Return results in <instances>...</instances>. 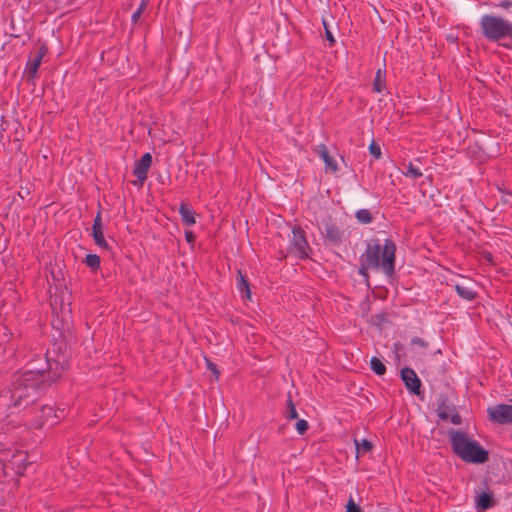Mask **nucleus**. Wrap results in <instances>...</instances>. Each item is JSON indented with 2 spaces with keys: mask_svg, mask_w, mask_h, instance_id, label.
<instances>
[{
  "mask_svg": "<svg viewBox=\"0 0 512 512\" xmlns=\"http://www.w3.org/2000/svg\"><path fill=\"white\" fill-rule=\"evenodd\" d=\"M385 87V71L378 69L373 81V91L376 93H381Z\"/></svg>",
  "mask_w": 512,
  "mask_h": 512,
  "instance_id": "f3484780",
  "label": "nucleus"
},
{
  "mask_svg": "<svg viewBox=\"0 0 512 512\" xmlns=\"http://www.w3.org/2000/svg\"><path fill=\"white\" fill-rule=\"evenodd\" d=\"M497 505L494 494L487 488L475 496V508L477 512H485Z\"/></svg>",
  "mask_w": 512,
  "mask_h": 512,
  "instance_id": "ddd939ff",
  "label": "nucleus"
},
{
  "mask_svg": "<svg viewBox=\"0 0 512 512\" xmlns=\"http://www.w3.org/2000/svg\"><path fill=\"white\" fill-rule=\"evenodd\" d=\"M406 168H407V171L404 172L405 176H409L414 179H418V178L422 177V175H423L421 170L418 167H416L412 162H409L408 165L406 166Z\"/></svg>",
  "mask_w": 512,
  "mask_h": 512,
  "instance_id": "4be33fe9",
  "label": "nucleus"
},
{
  "mask_svg": "<svg viewBox=\"0 0 512 512\" xmlns=\"http://www.w3.org/2000/svg\"><path fill=\"white\" fill-rule=\"evenodd\" d=\"M295 428L297 430V432L300 434V435H303L306 433V431L309 429V424L306 420L304 419H299L297 422H296V425H295Z\"/></svg>",
  "mask_w": 512,
  "mask_h": 512,
  "instance_id": "bb28decb",
  "label": "nucleus"
},
{
  "mask_svg": "<svg viewBox=\"0 0 512 512\" xmlns=\"http://www.w3.org/2000/svg\"><path fill=\"white\" fill-rule=\"evenodd\" d=\"M207 368L213 372L216 376V378H218V375H219V371L217 369V365L211 361H207Z\"/></svg>",
  "mask_w": 512,
  "mask_h": 512,
  "instance_id": "473e14b6",
  "label": "nucleus"
},
{
  "mask_svg": "<svg viewBox=\"0 0 512 512\" xmlns=\"http://www.w3.org/2000/svg\"><path fill=\"white\" fill-rule=\"evenodd\" d=\"M497 6L507 10L512 6V3L508 0H505V1L501 2L500 4H498Z\"/></svg>",
  "mask_w": 512,
  "mask_h": 512,
  "instance_id": "c9c22d12",
  "label": "nucleus"
},
{
  "mask_svg": "<svg viewBox=\"0 0 512 512\" xmlns=\"http://www.w3.org/2000/svg\"><path fill=\"white\" fill-rule=\"evenodd\" d=\"M369 152L370 154L375 158V159H380L381 158V148L378 144H376L375 142H372L369 146Z\"/></svg>",
  "mask_w": 512,
  "mask_h": 512,
  "instance_id": "c756f323",
  "label": "nucleus"
},
{
  "mask_svg": "<svg viewBox=\"0 0 512 512\" xmlns=\"http://www.w3.org/2000/svg\"><path fill=\"white\" fill-rule=\"evenodd\" d=\"M152 164V156L150 153H145L135 163L133 174L137 177L139 186H142L148 176V170Z\"/></svg>",
  "mask_w": 512,
  "mask_h": 512,
  "instance_id": "f8f14e48",
  "label": "nucleus"
},
{
  "mask_svg": "<svg viewBox=\"0 0 512 512\" xmlns=\"http://www.w3.org/2000/svg\"><path fill=\"white\" fill-rule=\"evenodd\" d=\"M66 369V355L56 354L52 350L47 355L46 368L30 363V368L16 374L11 385L0 390V421L6 419L14 410L25 409L34 404L36 396L59 379Z\"/></svg>",
  "mask_w": 512,
  "mask_h": 512,
  "instance_id": "f257e3e1",
  "label": "nucleus"
},
{
  "mask_svg": "<svg viewBox=\"0 0 512 512\" xmlns=\"http://www.w3.org/2000/svg\"><path fill=\"white\" fill-rule=\"evenodd\" d=\"M346 512H362V509L355 503L352 496L349 497L346 504Z\"/></svg>",
  "mask_w": 512,
  "mask_h": 512,
  "instance_id": "cd10ccee",
  "label": "nucleus"
},
{
  "mask_svg": "<svg viewBox=\"0 0 512 512\" xmlns=\"http://www.w3.org/2000/svg\"><path fill=\"white\" fill-rule=\"evenodd\" d=\"M488 261H492V255L490 253L485 256Z\"/></svg>",
  "mask_w": 512,
  "mask_h": 512,
  "instance_id": "58836bf2",
  "label": "nucleus"
},
{
  "mask_svg": "<svg viewBox=\"0 0 512 512\" xmlns=\"http://www.w3.org/2000/svg\"><path fill=\"white\" fill-rule=\"evenodd\" d=\"M148 6V0H142L137 10L132 14L131 21L136 24Z\"/></svg>",
  "mask_w": 512,
  "mask_h": 512,
  "instance_id": "5701e85b",
  "label": "nucleus"
},
{
  "mask_svg": "<svg viewBox=\"0 0 512 512\" xmlns=\"http://www.w3.org/2000/svg\"><path fill=\"white\" fill-rule=\"evenodd\" d=\"M457 294L464 300H474L477 298L476 290H456Z\"/></svg>",
  "mask_w": 512,
  "mask_h": 512,
  "instance_id": "393cba45",
  "label": "nucleus"
},
{
  "mask_svg": "<svg viewBox=\"0 0 512 512\" xmlns=\"http://www.w3.org/2000/svg\"><path fill=\"white\" fill-rule=\"evenodd\" d=\"M236 286H237V288H250L248 280L241 273L240 270L237 272Z\"/></svg>",
  "mask_w": 512,
  "mask_h": 512,
  "instance_id": "a878e982",
  "label": "nucleus"
},
{
  "mask_svg": "<svg viewBox=\"0 0 512 512\" xmlns=\"http://www.w3.org/2000/svg\"><path fill=\"white\" fill-rule=\"evenodd\" d=\"M396 245L393 240L386 239L384 245L379 240H370L365 251L360 256L359 274L368 280V269L382 271L387 278H392L395 273Z\"/></svg>",
  "mask_w": 512,
  "mask_h": 512,
  "instance_id": "7ed1b4c3",
  "label": "nucleus"
},
{
  "mask_svg": "<svg viewBox=\"0 0 512 512\" xmlns=\"http://www.w3.org/2000/svg\"><path fill=\"white\" fill-rule=\"evenodd\" d=\"M377 290L375 289H372L371 292L373 294L374 297H380V298H385L386 296L385 295H382L381 293H376ZM379 292H381L382 290H378Z\"/></svg>",
  "mask_w": 512,
  "mask_h": 512,
  "instance_id": "e433bc0d",
  "label": "nucleus"
},
{
  "mask_svg": "<svg viewBox=\"0 0 512 512\" xmlns=\"http://www.w3.org/2000/svg\"><path fill=\"white\" fill-rule=\"evenodd\" d=\"M401 379L405 387L413 394L419 395L421 392V380L417 376L416 372L410 367H404L400 373Z\"/></svg>",
  "mask_w": 512,
  "mask_h": 512,
  "instance_id": "9d476101",
  "label": "nucleus"
},
{
  "mask_svg": "<svg viewBox=\"0 0 512 512\" xmlns=\"http://www.w3.org/2000/svg\"><path fill=\"white\" fill-rule=\"evenodd\" d=\"M286 417L288 419H297L298 418V413H297V410H296V407L291 399V397L289 396L288 400H287V414H286Z\"/></svg>",
  "mask_w": 512,
  "mask_h": 512,
  "instance_id": "b1692460",
  "label": "nucleus"
},
{
  "mask_svg": "<svg viewBox=\"0 0 512 512\" xmlns=\"http://www.w3.org/2000/svg\"><path fill=\"white\" fill-rule=\"evenodd\" d=\"M289 250L300 259L310 257L312 249L306 239L305 231L300 226H295L292 229V236L289 240Z\"/></svg>",
  "mask_w": 512,
  "mask_h": 512,
  "instance_id": "423d86ee",
  "label": "nucleus"
},
{
  "mask_svg": "<svg viewBox=\"0 0 512 512\" xmlns=\"http://www.w3.org/2000/svg\"><path fill=\"white\" fill-rule=\"evenodd\" d=\"M315 152L324 161L326 168L330 169L332 172H336L338 170L337 162L330 156L325 144L317 145L315 147Z\"/></svg>",
  "mask_w": 512,
  "mask_h": 512,
  "instance_id": "2eb2a0df",
  "label": "nucleus"
},
{
  "mask_svg": "<svg viewBox=\"0 0 512 512\" xmlns=\"http://www.w3.org/2000/svg\"><path fill=\"white\" fill-rule=\"evenodd\" d=\"M323 236L326 241L335 246L340 245L347 237L345 231L331 220L324 222Z\"/></svg>",
  "mask_w": 512,
  "mask_h": 512,
  "instance_id": "1a4fd4ad",
  "label": "nucleus"
},
{
  "mask_svg": "<svg viewBox=\"0 0 512 512\" xmlns=\"http://www.w3.org/2000/svg\"><path fill=\"white\" fill-rule=\"evenodd\" d=\"M436 412L437 416L442 421L450 420L451 423H453L454 425L462 424V417L457 412L455 405L449 402V400L445 396H441L438 399Z\"/></svg>",
  "mask_w": 512,
  "mask_h": 512,
  "instance_id": "0eeeda50",
  "label": "nucleus"
},
{
  "mask_svg": "<svg viewBox=\"0 0 512 512\" xmlns=\"http://www.w3.org/2000/svg\"><path fill=\"white\" fill-rule=\"evenodd\" d=\"M71 290H55L50 294V306L55 315L52 319V328L56 334H53L55 342L52 348L48 349L45 354V363L41 368H46L47 355L50 351L55 350L56 354L64 353L67 358V368L69 367V355L67 353L66 341L72 337L71 331Z\"/></svg>",
  "mask_w": 512,
  "mask_h": 512,
  "instance_id": "f03ea898",
  "label": "nucleus"
},
{
  "mask_svg": "<svg viewBox=\"0 0 512 512\" xmlns=\"http://www.w3.org/2000/svg\"><path fill=\"white\" fill-rule=\"evenodd\" d=\"M481 33L490 42L512 38V22L503 17L485 14L480 19Z\"/></svg>",
  "mask_w": 512,
  "mask_h": 512,
  "instance_id": "39448f33",
  "label": "nucleus"
},
{
  "mask_svg": "<svg viewBox=\"0 0 512 512\" xmlns=\"http://www.w3.org/2000/svg\"><path fill=\"white\" fill-rule=\"evenodd\" d=\"M374 288H375V289H378V288H384V287H383V286H378V285H377V286H375Z\"/></svg>",
  "mask_w": 512,
  "mask_h": 512,
  "instance_id": "79ce46f5",
  "label": "nucleus"
},
{
  "mask_svg": "<svg viewBox=\"0 0 512 512\" xmlns=\"http://www.w3.org/2000/svg\"><path fill=\"white\" fill-rule=\"evenodd\" d=\"M41 412H42L43 418H45L46 420L49 417H52V415H54L56 418H58V416L55 414L54 408L52 406H48V405L42 406Z\"/></svg>",
  "mask_w": 512,
  "mask_h": 512,
  "instance_id": "7c9ffc66",
  "label": "nucleus"
},
{
  "mask_svg": "<svg viewBox=\"0 0 512 512\" xmlns=\"http://www.w3.org/2000/svg\"><path fill=\"white\" fill-rule=\"evenodd\" d=\"M0 446H1V447H0V451H2V450H5V449H6L5 447H3V443H0Z\"/></svg>",
  "mask_w": 512,
  "mask_h": 512,
  "instance_id": "a19ab883",
  "label": "nucleus"
},
{
  "mask_svg": "<svg viewBox=\"0 0 512 512\" xmlns=\"http://www.w3.org/2000/svg\"><path fill=\"white\" fill-rule=\"evenodd\" d=\"M322 23H323V26H324V29H325V36H326V39L329 41V44L330 46L334 45L335 44V38L331 32V30L329 29V26H328V23H327V20L326 19H323L322 20Z\"/></svg>",
  "mask_w": 512,
  "mask_h": 512,
  "instance_id": "c85d7f7f",
  "label": "nucleus"
},
{
  "mask_svg": "<svg viewBox=\"0 0 512 512\" xmlns=\"http://www.w3.org/2000/svg\"><path fill=\"white\" fill-rule=\"evenodd\" d=\"M354 442H355V446H356L357 456L359 454H366L373 449L372 442L367 439H362V440L354 439Z\"/></svg>",
  "mask_w": 512,
  "mask_h": 512,
  "instance_id": "a211bd4d",
  "label": "nucleus"
},
{
  "mask_svg": "<svg viewBox=\"0 0 512 512\" xmlns=\"http://www.w3.org/2000/svg\"><path fill=\"white\" fill-rule=\"evenodd\" d=\"M17 457H19V458H23V459H24V458L26 457V455H24V454L20 453ZM20 460L22 461V459H20Z\"/></svg>",
  "mask_w": 512,
  "mask_h": 512,
  "instance_id": "ea45409f",
  "label": "nucleus"
},
{
  "mask_svg": "<svg viewBox=\"0 0 512 512\" xmlns=\"http://www.w3.org/2000/svg\"><path fill=\"white\" fill-rule=\"evenodd\" d=\"M185 238L188 243H194L196 236L192 231H185Z\"/></svg>",
  "mask_w": 512,
  "mask_h": 512,
  "instance_id": "72a5a7b5",
  "label": "nucleus"
},
{
  "mask_svg": "<svg viewBox=\"0 0 512 512\" xmlns=\"http://www.w3.org/2000/svg\"><path fill=\"white\" fill-rule=\"evenodd\" d=\"M370 367H371V370L376 374V375H384L385 372H386V366L385 364L380 360L378 359L377 357H372L371 360H370Z\"/></svg>",
  "mask_w": 512,
  "mask_h": 512,
  "instance_id": "6ab92c4d",
  "label": "nucleus"
},
{
  "mask_svg": "<svg viewBox=\"0 0 512 512\" xmlns=\"http://www.w3.org/2000/svg\"><path fill=\"white\" fill-rule=\"evenodd\" d=\"M84 263L87 267L95 271L100 267L101 260L100 257L96 254H88L84 260Z\"/></svg>",
  "mask_w": 512,
  "mask_h": 512,
  "instance_id": "412c9836",
  "label": "nucleus"
},
{
  "mask_svg": "<svg viewBox=\"0 0 512 512\" xmlns=\"http://www.w3.org/2000/svg\"><path fill=\"white\" fill-rule=\"evenodd\" d=\"M103 230L104 229H103V224H102V212H101V210H99L94 218L91 235L94 239L95 244L99 248H101L103 250H109L110 246L104 238Z\"/></svg>",
  "mask_w": 512,
  "mask_h": 512,
  "instance_id": "9b49d317",
  "label": "nucleus"
},
{
  "mask_svg": "<svg viewBox=\"0 0 512 512\" xmlns=\"http://www.w3.org/2000/svg\"><path fill=\"white\" fill-rule=\"evenodd\" d=\"M46 53L47 48L45 46H41L36 55L27 61L25 73L28 80L35 79L39 66L41 65L42 59Z\"/></svg>",
  "mask_w": 512,
  "mask_h": 512,
  "instance_id": "4468645a",
  "label": "nucleus"
},
{
  "mask_svg": "<svg viewBox=\"0 0 512 512\" xmlns=\"http://www.w3.org/2000/svg\"><path fill=\"white\" fill-rule=\"evenodd\" d=\"M251 291L252 290H241V292H242L241 297L244 301L251 300Z\"/></svg>",
  "mask_w": 512,
  "mask_h": 512,
  "instance_id": "f704fd0d",
  "label": "nucleus"
},
{
  "mask_svg": "<svg viewBox=\"0 0 512 512\" xmlns=\"http://www.w3.org/2000/svg\"><path fill=\"white\" fill-rule=\"evenodd\" d=\"M411 345H417L422 349H426L428 347V343L420 337H413L411 339Z\"/></svg>",
  "mask_w": 512,
  "mask_h": 512,
  "instance_id": "2f4dec72",
  "label": "nucleus"
},
{
  "mask_svg": "<svg viewBox=\"0 0 512 512\" xmlns=\"http://www.w3.org/2000/svg\"><path fill=\"white\" fill-rule=\"evenodd\" d=\"M489 419L498 424H512V405L498 404L488 408Z\"/></svg>",
  "mask_w": 512,
  "mask_h": 512,
  "instance_id": "6e6552de",
  "label": "nucleus"
},
{
  "mask_svg": "<svg viewBox=\"0 0 512 512\" xmlns=\"http://www.w3.org/2000/svg\"><path fill=\"white\" fill-rule=\"evenodd\" d=\"M356 219L362 224H369L373 221L371 212L368 209H360L355 214Z\"/></svg>",
  "mask_w": 512,
  "mask_h": 512,
  "instance_id": "aec40b11",
  "label": "nucleus"
},
{
  "mask_svg": "<svg viewBox=\"0 0 512 512\" xmlns=\"http://www.w3.org/2000/svg\"><path fill=\"white\" fill-rule=\"evenodd\" d=\"M376 317H377L379 322L385 321V315L384 314H378Z\"/></svg>",
  "mask_w": 512,
  "mask_h": 512,
  "instance_id": "4c0bfd02",
  "label": "nucleus"
},
{
  "mask_svg": "<svg viewBox=\"0 0 512 512\" xmlns=\"http://www.w3.org/2000/svg\"><path fill=\"white\" fill-rule=\"evenodd\" d=\"M448 436L452 451L467 463L484 464L489 460V452L465 432L451 429Z\"/></svg>",
  "mask_w": 512,
  "mask_h": 512,
  "instance_id": "20e7f679",
  "label": "nucleus"
},
{
  "mask_svg": "<svg viewBox=\"0 0 512 512\" xmlns=\"http://www.w3.org/2000/svg\"><path fill=\"white\" fill-rule=\"evenodd\" d=\"M179 214L182 222L187 226H192L196 223L195 212L186 203L182 202L179 207Z\"/></svg>",
  "mask_w": 512,
  "mask_h": 512,
  "instance_id": "dca6fc26",
  "label": "nucleus"
}]
</instances>
